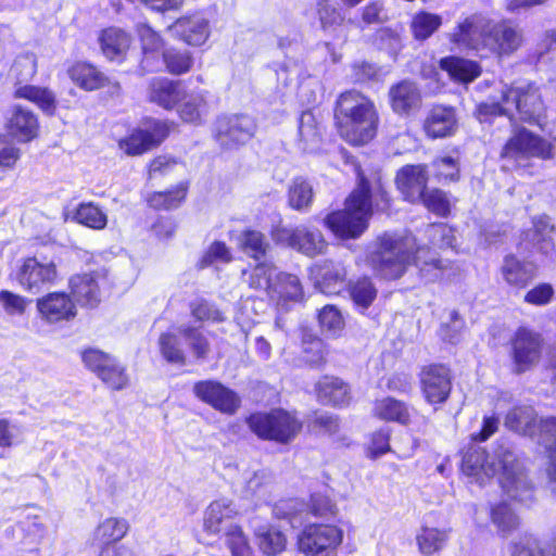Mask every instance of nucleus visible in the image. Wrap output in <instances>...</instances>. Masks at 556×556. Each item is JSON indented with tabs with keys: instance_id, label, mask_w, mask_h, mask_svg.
Instances as JSON below:
<instances>
[{
	"instance_id": "obj_30",
	"label": "nucleus",
	"mask_w": 556,
	"mask_h": 556,
	"mask_svg": "<svg viewBox=\"0 0 556 556\" xmlns=\"http://www.w3.org/2000/svg\"><path fill=\"white\" fill-rule=\"evenodd\" d=\"M99 42L106 59L121 61L130 47L131 38L123 29L110 27L102 30Z\"/></svg>"
},
{
	"instance_id": "obj_39",
	"label": "nucleus",
	"mask_w": 556,
	"mask_h": 556,
	"mask_svg": "<svg viewBox=\"0 0 556 556\" xmlns=\"http://www.w3.org/2000/svg\"><path fill=\"white\" fill-rule=\"evenodd\" d=\"M314 200L312 184L303 178H294L288 188V203L290 207L299 212H306Z\"/></svg>"
},
{
	"instance_id": "obj_60",
	"label": "nucleus",
	"mask_w": 556,
	"mask_h": 556,
	"mask_svg": "<svg viewBox=\"0 0 556 556\" xmlns=\"http://www.w3.org/2000/svg\"><path fill=\"white\" fill-rule=\"evenodd\" d=\"M319 325L331 336L337 334L343 327L341 313L333 305H326L318 315Z\"/></svg>"
},
{
	"instance_id": "obj_45",
	"label": "nucleus",
	"mask_w": 556,
	"mask_h": 556,
	"mask_svg": "<svg viewBox=\"0 0 556 556\" xmlns=\"http://www.w3.org/2000/svg\"><path fill=\"white\" fill-rule=\"evenodd\" d=\"M349 292L355 306L361 312L366 311L377 296V289L372 281L367 277L350 282Z\"/></svg>"
},
{
	"instance_id": "obj_34",
	"label": "nucleus",
	"mask_w": 556,
	"mask_h": 556,
	"mask_svg": "<svg viewBox=\"0 0 556 556\" xmlns=\"http://www.w3.org/2000/svg\"><path fill=\"white\" fill-rule=\"evenodd\" d=\"M440 68L445 71L454 81L468 84L475 80L481 68L477 62L458 56H445L440 60Z\"/></svg>"
},
{
	"instance_id": "obj_19",
	"label": "nucleus",
	"mask_w": 556,
	"mask_h": 556,
	"mask_svg": "<svg viewBox=\"0 0 556 556\" xmlns=\"http://www.w3.org/2000/svg\"><path fill=\"white\" fill-rule=\"evenodd\" d=\"M136 31L141 45L142 58L140 67L143 72H155L162 68V56L165 52L162 37L148 24H138Z\"/></svg>"
},
{
	"instance_id": "obj_55",
	"label": "nucleus",
	"mask_w": 556,
	"mask_h": 556,
	"mask_svg": "<svg viewBox=\"0 0 556 556\" xmlns=\"http://www.w3.org/2000/svg\"><path fill=\"white\" fill-rule=\"evenodd\" d=\"M128 531V522L124 519L108 518L96 530V536L103 543L116 542Z\"/></svg>"
},
{
	"instance_id": "obj_36",
	"label": "nucleus",
	"mask_w": 556,
	"mask_h": 556,
	"mask_svg": "<svg viewBox=\"0 0 556 556\" xmlns=\"http://www.w3.org/2000/svg\"><path fill=\"white\" fill-rule=\"evenodd\" d=\"M539 420L533 407L520 406L506 415L505 426L513 431L533 438L538 433Z\"/></svg>"
},
{
	"instance_id": "obj_56",
	"label": "nucleus",
	"mask_w": 556,
	"mask_h": 556,
	"mask_svg": "<svg viewBox=\"0 0 556 556\" xmlns=\"http://www.w3.org/2000/svg\"><path fill=\"white\" fill-rule=\"evenodd\" d=\"M281 298L288 300H300L302 298V287L296 276L291 274L279 273L276 276V283L273 290Z\"/></svg>"
},
{
	"instance_id": "obj_3",
	"label": "nucleus",
	"mask_w": 556,
	"mask_h": 556,
	"mask_svg": "<svg viewBox=\"0 0 556 556\" xmlns=\"http://www.w3.org/2000/svg\"><path fill=\"white\" fill-rule=\"evenodd\" d=\"M370 197V185L359 175L358 186L348 198L345 208L328 214L325 225L338 237L357 238L367 228L371 214Z\"/></svg>"
},
{
	"instance_id": "obj_11",
	"label": "nucleus",
	"mask_w": 556,
	"mask_h": 556,
	"mask_svg": "<svg viewBox=\"0 0 556 556\" xmlns=\"http://www.w3.org/2000/svg\"><path fill=\"white\" fill-rule=\"evenodd\" d=\"M542 337L527 328H519L511 339L514 371L522 374L533 368L541 359Z\"/></svg>"
},
{
	"instance_id": "obj_51",
	"label": "nucleus",
	"mask_w": 556,
	"mask_h": 556,
	"mask_svg": "<svg viewBox=\"0 0 556 556\" xmlns=\"http://www.w3.org/2000/svg\"><path fill=\"white\" fill-rule=\"evenodd\" d=\"M74 219L93 229H103L106 226V215L92 203H81L74 215Z\"/></svg>"
},
{
	"instance_id": "obj_15",
	"label": "nucleus",
	"mask_w": 556,
	"mask_h": 556,
	"mask_svg": "<svg viewBox=\"0 0 556 556\" xmlns=\"http://www.w3.org/2000/svg\"><path fill=\"white\" fill-rule=\"evenodd\" d=\"M194 395L224 414H235L240 406L236 392L214 380H203L193 386Z\"/></svg>"
},
{
	"instance_id": "obj_24",
	"label": "nucleus",
	"mask_w": 556,
	"mask_h": 556,
	"mask_svg": "<svg viewBox=\"0 0 556 556\" xmlns=\"http://www.w3.org/2000/svg\"><path fill=\"white\" fill-rule=\"evenodd\" d=\"M316 287L325 294H338L345 287L346 269L341 262L323 261L312 268Z\"/></svg>"
},
{
	"instance_id": "obj_42",
	"label": "nucleus",
	"mask_w": 556,
	"mask_h": 556,
	"mask_svg": "<svg viewBox=\"0 0 556 556\" xmlns=\"http://www.w3.org/2000/svg\"><path fill=\"white\" fill-rule=\"evenodd\" d=\"M240 250L249 257L260 261L266 256L270 243L265 235L257 230H245L238 238Z\"/></svg>"
},
{
	"instance_id": "obj_35",
	"label": "nucleus",
	"mask_w": 556,
	"mask_h": 556,
	"mask_svg": "<svg viewBox=\"0 0 556 556\" xmlns=\"http://www.w3.org/2000/svg\"><path fill=\"white\" fill-rule=\"evenodd\" d=\"M70 77L80 88L92 91L110 83L108 76L89 63H76L70 68Z\"/></svg>"
},
{
	"instance_id": "obj_52",
	"label": "nucleus",
	"mask_w": 556,
	"mask_h": 556,
	"mask_svg": "<svg viewBox=\"0 0 556 556\" xmlns=\"http://www.w3.org/2000/svg\"><path fill=\"white\" fill-rule=\"evenodd\" d=\"M162 62L169 73L181 75L190 71L193 60L189 51L170 48L163 53Z\"/></svg>"
},
{
	"instance_id": "obj_46",
	"label": "nucleus",
	"mask_w": 556,
	"mask_h": 556,
	"mask_svg": "<svg viewBox=\"0 0 556 556\" xmlns=\"http://www.w3.org/2000/svg\"><path fill=\"white\" fill-rule=\"evenodd\" d=\"M159 349L162 357L170 364L185 365L186 354L181 348L180 338L173 332H163L159 338Z\"/></svg>"
},
{
	"instance_id": "obj_48",
	"label": "nucleus",
	"mask_w": 556,
	"mask_h": 556,
	"mask_svg": "<svg viewBox=\"0 0 556 556\" xmlns=\"http://www.w3.org/2000/svg\"><path fill=\"white\" fill-rule=\"evenodd\" d=\"M15 96L35 102L47 114L51 115L55 110V97L46 88L25 85L16 89Z\"/></svg>"
},
{
	"instance_id": "obj_6",
	"label": "nucleus",
	"mask_w": 556,
	"mask_h": 556,
	"mask_svg": "<svg viewBox=\"0 0 556 556\" xmlns=\"http://www.w3.org/2000/svg\"><path fill=\"white\" fill-rule=\"evenodd\" d=\"M250 430L260 439L287 444L302 430V422L283 409H273L269 413H255L248 419Z\"/></svg>"
},
{
	"instance_id": "obj_8",
	"label": "nucleus",
	"mask_w": 556,
	"mask_h": 556,
	"mask_svg": "<svg viewBox=\"0 0 556 556\" xmlns=\"http://www.w3.org/2000/svg\"><path fill=\"white\" fill-rule=\"evenodd\" d=\"M343 532L336 526L313 523L298 536L299 551L306 556H328L342 542Z\"/></svg>"
},
{
	"instance_id": "obj_63",
	"label": "nucleus",
	"mask_w": 556,
	"mask_h": 556,
	"mask_svg": "<svg viewBox=\"0 0 556 556\" xmlns=\"http://www.w3.org/2000/svg\"><path fill=\"white\" fill-rule=\"evenodd\" d=\"M108 387L113 390H122L128 384V377L125 369L116 362H112L105 371H102L99 377Z\"/></svg>"
},
{
	"instance_id": "obj_9",
	"label": "nucleus",
	"mask_w": 556,
	"mask_h": 556,
	"mask_svg": "<svg viewBox=\"0 0 556 556\" xmlns=\"http://www.w3.org/2000/svg\"><path fill=\"white\" fill-rule=\"evenodd\" d=\"M502 156L514 161L517 166L529 156L543 160L553 157V147L545 139L529 132L527 129L516 131L515 136L504 147Z\"/></svg>"
},
{
	"instance_id": "obj_23",
	"label": "nucleus",
	"mask_w": 556,
	"mask_h": 556,
	"mask_svg": "<svg viewBox=\"0 0 556 556\" xmlns=\"http://www.w3.org/2000/svg\"><path fill=\"white\" fill-rule=\"evenodd\" d=\"M38 312L50 324L70 320L76 316V306L65 292H51L37 300Z\"/></svg>"
},
{
	"instance_id": "obj_49",
	"label": "nucleus",
	"mask_w": 556,
	"mask_h": 556,
	"mask_svg": "<svg viewBox=\"0 0 556 556\" xmlns=\"http://www.w3.org/2000/svg\"><path fill=\"white\" fill-rule=\"evenodd\" d=\"M277 268L266 261L257 264L252 270L249 285L258 290L273 291L276 283Z\"/></svg>"
},
{
	"instance_id": "obj_47",
	"label": "nucleus",
	"mask_w": 556,
	"mask_h": 556,
	"mask_svg": "<svg viewBox=\"0 0 556 556\" xmlns=\"http://www.w3.org/2000/svg\"><path fill=\"white\" fill-rule=\"evenodd\" d=\"M320 127L311 111H304L299 119V136L304 143L303 149L313 151L320 141Z\"/></svg>"
},
{
	"instance_id": "obj_44",
	"label": "nucleus",
	"mask_w": 556,
	"mask_h": 556,
	"mask_svg": "<svg viewBox=\"0 0 556 556\" xmlns=\"http://www.w3.org/2000/svg\"><path fill=\"white\" fill-rule=\"evenodd\" d=\"M491 520L503 536H506L517 530L520 525L518 514L514 510L510 504L505 502L500 503L492 508Z\"/></svg>"
},
{
	"instance_id": "obj_14",
	"label": "nucleus",
	"mask_w": 556,
	"mask_h": 556,
	"mask_svg": "<svg viewBox=\"0 0 556 556\" xmlns=\"http://www.w3.org/2000/svg\"><path fill=\"white\" fill-rule=\"evenodd\" d=\"M56 278V267L53 262L42 263L37 257H27L16 274L18 285L30 293L37 294L49 287Z\"/></svg>"
},
{
	"instance_id": "obj_31",
	"label": "nucleus",
	"mask_w": 556,
	"mask_h": 556,
	"mask_svg": "<svg viewBox=\"0 0 556 556\" xmlns=\"http://www.w3.org/2000/svg\"><path fill=\"white\" fill-rule=\"evenodd\" d=\"M254 540L260 551L267 556H276L285 551L286 535L269 523L253 526Z\"/></svg>"
},
{
	"instance_id": "obj_1",
	"label": "nucleus",
	"mask_w": 556,
	"mask_h": 556,
	"mask_svg": "<svg viewBox=\"0 0 556 556\" xmlns=\"http://www.w3.org/2000/svg\"><path fill=\"white\" fill-rule=\"evenodd\" d=\"M412 263L426 281L439 279L446 267L429 248L418 247L412 233L386 232L378 238L377 250L371 254V264L381 278L399 279Z\"/></svg>"
},
{
	"instance_id": "obj_53",
	"label": "nucleus",
	"mask_w": 556,
	"mask_h": 556,
	"mask_svg": "<svg viewBox=\"0 0 556 556\" xmlns=\"http://www.w3.org/2000/svg\"><path fill=\"white\" fill-rule=\"evenodd\" d=\"M182 104L179 109L180 117L188 123H198L206 111V103L201 93H190L181 99Z\"/></svg>"
},
{
	"instance_id": "obj_29",
	"label": "nucleus",
	"mask_w": 556,
	"mask_h": 556,
	"mask_svg": "<svg viewBox=\"0 0 556 556\" xmlns=\"http://www.w3.org/2000/svg\"><path fill=\"white\" fill-rule=\"evenodd\" d=\"M319 403L331 406H345L351 401L349 386L337 377L325 376L315 384Z\"/></svg>"
},
{
	"instance_id": "obj_57",
	"label": "nucleus",
	"mask_w": 556,
	"mask_h": 556,
	"mask_svg": "<svg viewBox=\"0 0 556 556\" xmlns=\"http://www.w3.org/2000/svg\"><path fill=\"white\" fill-rule=\"evenodd\" d=\"M273 482L271 473L267 469H258L245 479L244 492L248 496H263Z\"/></svg>"
},
{
	"instance_id": "obj_5",
	"label": "nucleus",
	"mask_w": 556,
	"mask_h": 556,
	"mask_svg": "<svg viewBox=\"0 0 556 556\" xmlns=\"http://www.w3.org/2000/svg\"><path fill=\"white\" fill-rule=\"evenodd\" d=\"M239 514L236 504L226 497L212 502L204 514V529L225 535L231 556H255L241 527L229 522Z\"/></svg>"
},
{
	"instance_id": "obj_64",
	"label": "nucleus",
	"mask_w": 556,
	"mask_h": 556,
	"mask_svg": "<svg viewBox=\"0 0 556 556\" xmlns=\"http://www.w3.org/2000/svg\"><path fill=\"white\" fill-rule=\"evenodd\" d=\"M36 74V61L33 55H21L18 56L12 67L11 75L21 83L30 80Z\"/></svg>"
},
{
	"instance_id": "obj_28",
	"label": "nucleus",
	"mask_w": 556,
	"mask_h": 556,
	"mask_svg": "<svg viewBox=\"0 0 556 556\" xmlns=\"http://www.w3.org/2000/svg\"><path fill=\"white\" fill-rule=\"evenodd\" d=\"M185 96V89L180 81L168 78H153L148 88V98L166 110H172Z\"/></svg>"
},
{
	"instance_id": "obj_43",
	"label": "nucleus",
	"mask_w": 556,
	"mask_h": 556,
	"mask_svg": "<svg viewBox=\"0 0 556 556\" xmlns=\"http://www.w3.org/2000/svg\"><path fill=\"white\" fill-rule=\"evenodd\" d=\"M442 25V17L427 11L415 13L410 22V31L414 39L425 41L430 38Z\"/></svg>"
},
{
	"instance_id": "obj_7",
	"label": "nucleus",
	"mask_w": 556,
	"mask_h": 556,
	"mask_svg": "<svg viewBox=\"0 0 556 556\" xmlns=\"http://www.w3.org/2000/svg\"><path fill=\"white\" fill-rule=\"evenodd\" d=\"M515 109L519 118L529 122H538L542 112V101L538 90L529 86L527 90L520 89H508L502 94V100L489 104V114H504L511 121L513 114L511 109Z\"/></svg>"
},
{
	"instance_id": "obj_26",
	"label": "nucleus",
	"mask_w": 556,
	"mask_h": 556,
	"mask_svg": "<svg viewBox=\"0 0 556 556\" xmlns=\"http://www.w3.org/2000/svg\"><path fill=\"white\" fill-rule=\"evenodd\" d=\"M389 99L393 112L400 115H408L421 104L420 90L410 80L393 85L389 90Z\"/></svg>"
},
{
	"instance_id": "obj_62",
	"label": "nucleus",
	"mask_w": 556,
	"mask_h": 556,
	"mask_svg": "<svg viewBox=\"0 0 556 556\" xmlns=\"http://www.w3.org/2000/svg\"><path fill=\"white\" fill-rule=\"evenodd\" d=\"M114 361L115 358L111 357L109 354L96 349H89L83 353L84 364L88 369L97 374L98 377H100V374L105 371Z\"/></svg>"
},
{
	"instance_id": "obj_41",
	"label": "nucleus",
	"mask_w": 556,
	"mask_h": 556,
	"mask_svg": "<svg viewBox=\"0 0 556 556\" xmlns=\"http://www.w3.org/2000/svg\"><path fill=\"white\" fill-rule=\"evenodd\" d=\"M178 333L185 340L197 361H204L211 352V344L205 332L198 327L180 326Z\"/></svg>"
},
{
	"instance_id": "obj_21",
	"label": "nucleus",
	"mask_w": 556,
	"mask_h": 556,
	"mask_svg": "<svg viewBox=\"0 0 556 556\" xmlns=\"http://www.w3.org/2000/svg\"><path fill=\"white\" fill-rule=\"evenodd\" d=\"M428 182L427 166L422 164L405 165L396 173L395 184L408 202L416 203L422 198Z\"/></svg>"
},
{
	"instance_id": "obj_40",
	"label": "nucleus",
	"mask_w": 556,
	"mask_h": 556,
	"mask_svg": "<svg viewBox=\"0 0 556 556\" xmlns=\"http://www.w3.org/2000/svg\"><path fill=\"white\" fill-rule=\"evenodd\" d=\"M450 531L432 527H422L416 536L419 552L425 556L440 552L447 543Z\"/></svg>"
},
{
	"instance_id": "obj_33",
	"label": "nucleus",
	"mask_w": 556,
	"mask_h": 556,
	"mask_svg": "<svg viewBox=\"0 0 556 556\" xmlns=\"http://www.w3.org/2000/svg\"><path fill=\"white\" fill-rule=\"evenodd\" d=\"M70 287L75 301L79 305L94 307L99 304L100 291L93 275H76L71 278Z\"/></svg>"
},
{
	"instance_id": "obj_22",
	"label": "nucleus",
	"mask_w": 556,
	"mask_h": 556,
	"mask_svg": "<svg viewBox=\"0 0 556 556\" xmlns=\"http://www.w3.org/2000/svg\"><path fill=\"white\" fill-rule=\"evenodd\" d=\"M522 41L520 27L511 21H502L489 30V49L498 56L513 54Z\"/></svg>"
},
{
	"instance_id": "obj_38",
	"label": "nucleus",
	"mask_w": 556,
	"mask_h": 556,
	"mask_svg": "<svg viewBox=\"0 0 556 556\" xmlns=\"http://www.w3.org/2000/svg\"><path fill=\"white\" fill-rule=\"evenodd\" d=\"M372 413L381 420L395 421L402 425L409 422L407 405L390 396L377 400L374 404Z\"/></svg>"
},
{
	"instance_id": "obj_50",
	"label": "nucleus",
	"mask_w": 556,
	"mask_h": 556,
	"mask_svg": "<svg viewBox=\"0 0 556 556\" xmlns=\"http://www.w3.org/2000/svg\"><path fill=\"white\" fill-rule=\"evenodd\" d=\"M510 556H556V536L548 551H543L532 536L520 538L519 541L511 544Z\"/></svg>"
},
{
	"instance_id": "obj_2",
	"label": "nucleus",
	"mask_w": 556,
	"mask_h": 556,
	"mask_svg": "<svg viewBox=\"0 0 556 556\" xmlns=\"http://www.w3.org/2000/svg\"><path fill=\"white\" fill-rule=\"evenodd\" d=\"M334 118L341 137L351 144H366L377 134L379 115L375 103L357 90H348L339 96Z\"/></svg>"
},
{
	"instance_id": "obj_37",
	"label": "nucleus",
	"mask_w": 556,
	"mask_h": 556,
	"mask_svg": "<svg viewBox=\"0 0 556 556\" xmlns=\"http://www.w3.org/2000/svg\"><path fill=\"white\" fill-rule=\"evenodd\" d=\"M38 130V121L34 113L22 106H15L10 118V131L18 141L31 140Z\"/></svg>"
},
{
	"instance_id": "obj_58",
	"label": "nucleus",
	"mask_w": 556,
	"mask_h": 556,
	"mask_svg": "<svg viewBox=\"0 0 556 556\" xmlns=\"http://www.w3.org/2000/svg\"><path fill=\"white\" fill-rule=\"evenodd\" d=\"M420 201L429 211L439 216L444 217L450 213L451 204L446 194L442 190H426Z\"/></svg>"
},
{
	"instance_id": "obj_17",
	"label": "nucleus",
	"mask_w": 556,
	"mask_h": 556,
	"mask_svg": "<svg viewBox=\"0 0 556 556\" xmlns=\"http://www.w3.org/2000/svg\"><path fill=\"white\" fill-rule=\"evenodd\" d=\"M167 135V125L152 119L147 123L144 129H137L126 139L121 140L119 147L129 155H139L157 146Z\"/></svg>"
},
{
	"instance_id": "obj_10",
	"label": "nucleus",
	"mask_w": 556,
	"mask_h": 556,
	"mask_svg": "<svg viewBox=\"0 0 556 556\" xmlns=\"http://www.w3.org/2000/svg\"><path fill=\"white\" fill-rule=\"evenodd\" d=\"M274 237L276 241L286 243L308 257L324 254L327 249V242L320 230L303 225L295 228H277Z\"/></svg>"
},
{
	"instance_id": "obj_18",
	"label": "nucleus",
	"mask_w": 556,
	"mask_h": 556,
	"mask_svg": "<svg viewBox=\"0 0 556 556\" xmlns=\"http://www.w3.org/2000/svg\"><path fill=\"white\" fill-rule=\"evenodd\" d=\"M554 226L547 216H540L533 220V227L522 233L519 243L526 252H538L546 257H553L555 243L552 238Z\"/></svg>"
},
{
	"instance_id": "obj_25",
	"label": "nucleus",
	"mask_w": 556,
	"mask_h": 556,
	"mask_svg": "<svg viewBox=\"0 0 556 556\" xmlns=\"http://www.w3.org/2000/svg\"><path fill=\"white\" fill-rule=\"evenodd\" d=\"M501 274L509 286L526 288L538 276V265L532 261L508 254L504 257Z\"/></svg>"
},
{
	"instance_id": "obj_54",
	"label": "nucleus",
	"mask_w": 556,
	"mask_h": 556,
	"mask_svg": "<svg viewBox=\"0 0 556 556\" xmlns=\"http://www.w3.org/2000/svg\"><path fill=\"white\" fill-rule=\"evenodd\" d=\"M186 192L187 186L180 184L172 190L153 193L149 198V204L157 210H170L177 207L182 202Z\"/></svg>"
},
{
	"instance_id": "obj_27",
	"label": "nucleus",
	"mask_w": 556,
	"mask_h": 556,
	"mask_svg": "<svg viewBox=\"0 0 556 556\" xmlns=\"http://www.w3.org/2000/svg\"><path fill=\"white\" fill-rule=\"evenodd\" d=\"M450 41L460 49L477 50L484 45V24L478 16H469L450 34Z\"/></svg>"
},
{
	"instance_id": "obj_20",
	"label": "nucleus",
	"mask_w": 556,
	"mask_h": 556,
	"mask_svg": "<svg viewBox=\"0 0 556 556\" xmlns=\"http://www.w3.org/2000/svg\"><path fill=\"white\" fill-rule=\"evenodd\" d=\"M168 31L189 46L199 47L210 36V23L202 14L182 16L168 26Z\"/></svg>"
},
{
	"instance_id": "obj_16",
	"label": "nucleus",
	"mask_w": 556,
	"mask_h": 556,
	"mask_svg": "<svg viewBox=\"0 0 556 556\" xmlns=\"http://www.w3.org/2000/svg\"><path fill=\"white\" fill-rule=\"evenodd\" d=\"M420 383L427 402L444 403L452 389L450 369L444 365H429L420 372Z\"/></svg>"
},
{
	"instance_id": "obj_32",
	"label": "nucleus",
	"mask_w": 556,
	"mask_h": 556,
	"mask_svg": "<svg viewBox=\"0 0 556 556\" xmlns=\"http://www.w3.org/2000/svg\"><path fill=\"white\" fill-rule=\"evenodd\" d=\"M455 128L456 118L452 108L434 106L425 122V130L432 138L451 136Z\"/></svg>"
},
{
	"instance_id": "obj_59",
	"label": "nucleus",
	"mask_w": 556,
	"mask_h": 556,
	"mask_svg": "<svg viewBox=\"0 0 556 556\" xmlns=\"http://www.w3.org/2000/svg\"><path fill=\"white\" fill-rule=\"evenodd\" d=\"M432 167L439 181H455L458 179V163L457 160L452 156H443L434 160Z\"/></svg>"
},
{
	"instance_id": "obj_61",
	"label": "nucleus",
	"mask_w": 556,
	"mask_h": 556,
	"mask_svg": "<svg viewBox=\"0 0 556 556\" xmlns=\"http://www.w3.org/2000/svg\"><path fill=\"white\" fill-rule=\"evenodd\" d=\"M548 452L556 447V417L540 418L534 437Z\"/></svg>"
},
{
	"instance_id": "obj_12",
	"label": "nucleus",
	"mask_w": 556,
	"mask_h": 556,
	"mask_svg": "<svg viewBox=\"0 0 556 556\" xmlns=\"http://www.w3.org/2000/svg\"><path fill=\"white\" fill-rule=\"evenodd\" d=\"M256 125L249 115L223 116L217 119L215 139L225 149L247 143L254 135Z\"/></svg>"
},
{
	"instance_id": "obj_4",
	"label": "nucleus",
	"mask_w": 556,
	"mask_h": 556,
	"mask_svg": "<svg viewBox=\"0 0 556 556\" xmlns=\"http://www.w3.org/2000/svg\"><path fill=\"white\" fill-rule=\"evenodd\" d=\"M494 455L492 470L504 494L520 503H531L534 498V484L523 462L509 446H501Z\"/></svg>"
},
{
	"instance_id": "obj_13",
	"label": "nucleus",
	"mask_w": 556,
	"mask_h": 556,
	"mask_svg": "<svg viewBox=\"0 0 556 556\" xmlns=\"http://www.w3.org/2000/svg\"><path fill=\"white\" fill-rule=\"evenodd\" d=\"M485 440L486 415L482 417L480 432L471 437V440L465 450L462 459V471L464 475L469 478L470 483H477L480 486H483L484 478L486 476V451L484 446H481Z\"/></svg>"
}]
</instances>
